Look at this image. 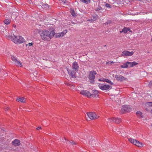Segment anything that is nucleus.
Returning <instances> with one entry per match:
<instances>
[{
	"mask_svg": "<svg viewBox=\"0 0 152 152\" xmlns=\"http://www.w3.org/2000/svg\"><path fill=\"white\" fill-rule=\"evenodd\" d=\"M105 6L106 7H109V8L111 7V6L108 3H106L105 5Z\"/></svg>",
	"mask_w": 152,
	"mask_h": 152,
	"instance_id": "35",
	"label": "nucleus"
},
{
	"mask_svg": "<svg viewBox=\"0 0 152 152\" xmlns=\"http://www.w3.org/2000/svg\"><path fill=\"white\" fill-rule=\"evenodd\" d=\"M134 53V52L133 51L129 52L127 50H124L122 52L121 56H131Z\"/></svg>",
	"mask_w": 152,
	"mask_h": 152,
	"instance_id": "8",
	"label": "nucleus"
},
{
	"mask_svg": "<svg viewBox=\"0 0 152 152\" xmlns=\"http://www.w3.org/2000/svg\"><path fill=\"white\" fill-rule=\"evenodd\" d=\"M80 0L82 2L84 3H86L87 2V1H86L85 0Z\"/></svg>",
	"mask_w": 152,
	"mask_h": 152,
	"instance_id": "37",
	"label": "nucleus"
},
{
	"mask_svg": "<svg viewBox=\"0 0 152 152\" xmlns=\"http://www.w3.org/2000/svg\"><path fill=\"white\" fill-rule=\"evenodd\" d=\"M71 13L72 15L74 17H75L76 16V14L73 10H71Z\"/></svg>",
	"mask_w": 152,
	"mask_h": 152,
	"instance_id": "28",
	"label": "nucleus"
},
{
	"mask_svg": "<svg viewBox=\"0 0 152 152\" xmlns=\"http://www.w3.org/2000/svg\"><path fill=\"white\" fill-rule=\"evenodd\" d=\"M11 58L12 60L14 62V63L16 66H19L20 67H23V65L22 63L20 61L18 60L15 57L12 56Z\"/></svg>",
	"mask_w": 152,
	"mask_h": 152,
	"instance_id": "7",
	"label": "nucleus"
},
{
	"mask_svg": "<svg viewBox=\"0 0 152 152\" xmlns=\"http://www.w3.org/2000/svg\"><path fill=\"white\" fill-rule=\"evenodd\" d=\"M86 90H82L80 91V93L82 95H84L85 96H86Z\"/></svg>",
	"mask_w": 152,
	"mask_h": 152,
	"instance_id": "27",
	"label": "nucleus"
},
{
	"mask_svg": "<svg viewBox=\"0 0 152 152\" xmlns=\"http://www.w3.org/2000/svg\"><path fill=\"white\" fill-rule=\"evenodd\" d=\"M67 71L69 75L71 76L72 77L75 78L76 77V71H75V70H67Z\"/></svg>",
	"mask_w": 152,
	"mask_h": 152,
	"instance_id": "12",
	"label": "nucleus"
},
{
	"mask_svg": "<svg viewBox=\"0 0 152 152\" xmlns=\"http://www.w3.org/2000/svg\"><path fill=\"white\" fill-rule=\"evenodd\" d=\"M99 96V92L98 91L95 90L92 91V93L91 94V96L94 97H96Z\"/></svg>",
	"mask_w": 152,
	"mask_h": 152,
	"instance_id": "16",
	"label": "nucleus"
},
{
	"mask_svg": "<svg viewBox=\"0 0 152 152\" xmlns=\"http://www.w3.org/2000/svg\"><path fill=\"white\" fill-rule=\"evenodd\" d=\"M86 140L88 141L91 145L94 146L96 145V141L93 137H89L87 138Z\"/></svg>",
	"mask_w": 152,
	"mask_h": 152,
	"instance_id": "9",
	"label": "nucleus"
},
{
	"mask_svg": "<svg viewBox=\"0 0 152 152\" xmlns=\"http://www.w3.org/2000/svg\"><path fill=\"white\" fill-rule=\"evenodd\" d=\"M115 120V123L116 124H119L121 122V120L120 118H115L114 119Z\"/></svg>",
	"mask_w": 152,
	"mask_h": 152,
	"instance_id": "24",
	"label": "nucleus"
},
{
	"mask_svg": "<svg viewBox=\"0 0 152 152\" xmlns=\"http://www.w3.org/2000/svg\"><path fill=\"white\" fill-rule=\"evenodd\" d=\"M130 29L129 28H127L126 27H124L122 29V31H120V33L124 32V33H127L128 31H130Z\"/></svg>",
	"mask_w": 152,
	"mask_h": 152,
	"instance_id": "21",
	"label": "nucleus"
},
{
	"mask_svg": "<svg viewBox=\"0 0 152 152\" xmlns=\"http://www.w3.org/2000/svg\"><path fill=\"white\" fill-rule=\"evenodd\" d=\"M136 114L138 117H142V112L140 111H138L136 112Z\"/></svg>",
	"mask_w": 152,
	"mask_h": 152,
	"instance_id": "30",
	"label": "nucleus"
},
{
	"mask_svg": "<svg viewBox=\"0 0 152 152\" xmlns=\"http://www.w3.org/2000/svg\"><path fill=\"white\" fill-rule=\"evenodd\" d=\"M146 105L150 106H152V102H148L146 103Z\"/></svg>",
	"mask_w": 152,
	"mask_h": 152,
	"instance_id": "34",
	"label": "nucleus"
},
{
	"mask_svg": "<svg viewBox=\"0 0 152 152\" xmlns=\"http://www.w3.org/2000/svg\"><path fill=\"white\" fill-rule=\"evenodd\" d=\"M104 81L106 82L107 83H110L111 85L113 84V83L112 82H111L110 80H109V79H104Z\"/></svg>",
	"mask_w": 152,
	"mask_h": 152,
	"instance_id": "25",
	"label": "nucleus"
},
{
	"mask_svg": "<svg viewBox=\"0 0 152 152\" xmlns=\"http://www.w3.org/2000/svg\"><path fill=\"white\" fill-rule=\"evenodd\" d=\"M12 145L15 146H19L20 145V142L18 139H15L12 142Z\"/></svg>",
	"mask_w": 152,
	"mask_h": 152,
	"instance_id": "14",
	"label": "nucleus"
},
{
	"mask_svg": "<svg viewBox=\"0 0 152 152\" xmlns=\"http://www.w3.org/2000/svg\"><path fill=\"white\" fill-rule=\"evenodd\" d=\"M55 32L53 30L49 31L48 30L43 31L40 34L41 38L46 40L52 38L55 35Z\"/></svg>",
	"mask_w": 152,
	"mask_h": 152,
	"instance_id": "1",
	"label": "nucleus"
},
{
	"mask_svg": "<svg viewBox=\"0 0 152 152\" xmlns=\"http://www.w3.org/2000/svg\"><path fill=\"white\" fill-rule=\"evenodd\" d=\"M62 142H65L63 140H62Z\"/></svg>",
	"mask_w": 152,
	"mask_h": 152,
	"instance_id": "43",
	"label": "nucleus"
},
{
	"mask_svg": "<svg viewBox=\"0 0 152 152\" xmlns=\"http://www.w3.org/2000/svg\"><path fill=\"white\" fill-rule=\"evenodd\" d=\"M4 22L5 24L8 25L10 24V20L9 19H6L4 20Z\"/></svg>",
	"mask_w": 152,
	"mask_h": 152,
	"instance_id": "26",
	"label": "nucleus"
},
{
	"mask_svg": "<svg viewBox=\"0 0 152 152\" xmlns=\"http://www.w3.org/2000/svg\"><path fill=\"white\" fill-rule=\"evenodd\" d=\"M10 109L9 107H6L5 108V111H7L8 110Z\"/></svg>",
	"mask_w": 152,
	"mask_h": 152,
	"instance_id": "38",
	"label": "nucleus"
},
{
	"mask_svg": "<svg viewBox=\"0 0 152 152\" xmlns=\"http://www.w3.org/2000/svg\"><path fill=\"white\" fill-rule=\"evenodd\" d=\"M41 129V126H39L38 127H37V130H40V129Z\"/></svg>",
	"mask_w": 152,
	"mask_h": 152,
	"instance_id": "40",
	"label": "nucleus"
},
{
	"mask_svg": "<svg viewBox=\"0 0 152 152\" xmlns=\"http://www.w3.org/2000/svg\"><path fill=\"white\" fill-rule=\"evenodd\" d=\"M68 2H64L63 4L64 5V6L65 5H68Z\"/></svg>",
	"mask_w": 152,
	"mask_h": 152,
	"instance_id": "39",
	"label": "nucleus"
},
{
	"mask_svg": "<svg viewBox=\"0 0 152 152\" xmlns=\"http://www.w3.org/2000/svg\"><path fill=\"white\" fill-rule=\"evenodd\" d=\"M151 113H152V110H151Z\"/></svg>",
	"mask_w": 152,
	"mask_h": 152,
	"instance_id": "44",
	"label": "nucleus"
},
{
	"mask_svg": "<svg viewBox=\"0 0 152 152\" xmlns=\"http://www.w3.org/2000/svg\"><path fill=\"white\" fill-rule=\"evenodd\" d=\"M79 67V66L77 62L75 61L72 63V68L73 70L77 72L78 70Z\"/></svg>",
	"mask_w": 152,
	"mask_h": 152,
	"instance_id": "13",
	"label": "nucleus"
},
{
	"mask_svg": "<svg viewBox=\"0 0 152 152\" xmlns=\"http://www.w3.org/2000/svg\"><path fill=\"white\" fill-rule=\"evenodd\" d=\"M116 79L118 81H121L127 80V78L120 75H116L115 76Z\"/></svg>",
	"mask_w": 152,
	"mask_h": 152,
	"instance_id": "11",
	"label": "nucleus"
},
{
	"mask_svg": "<svg viewBox=\"0 0 152 152\" xmlns=\"http://www.w3.org/2000/svg\"><path fill=\"white\" fill-rule=\"evenodd\" d=\"M5 36H7V35L5 34Z\"/></svg>",
	"mask_w": 152,
	"mask_h": 152,
	"instance_id": "46",
	"label": "nucleus"
},
{
	"mask_svg": "<svg viewBox=\"0 0 152 152\" xmlns=\"http://www.w3.org/2000/svg\"><path fill=\"white\" fill-rule=\"evenodd\" d=\"M16 100L18 102H20L23 103L25 102L26 101V99L23 97H19L18 98H17L16 99Z\"/></svg>",
	"mask_w": 152,
	"mask_h": 152,
	"instance_id": "20",
	"label": "nucleus"
},
{
	"mask_svg": "<svg viewBox=\"0 0 152 152\" xmlns=\"http://www.w3.org/2000/svg\"><path fill=\"white\" fill-rule=\"evenodd\" d=\"M8 37L15 43L18 44L25 42L24 38L21 36H16L14 34L9 36Z\"/></svg>",
	"mask_w": 152,
	"mask_h": 152,
	"instance_id": "2",
	"label": "nucleus"
},
{
	"mask_svg": "<svg viewBox=\"0 0 152 152\" xmlns=\"http://www.w3.org/2000/svg\"><path fill=\"white\" fill-rule=\"evenodd\" d=\"M115 118L113 117V118H109L108 120L109 121V122H112V123L115 122V121L114 120V119H115Z\"/></svg>",
	"mask_w": 152,
	"mask_h": 152,
	"instance_id": "31",
	"label": "nucleus"
},
{
	"mask_svg": "<svg viewBox=\"0 0 152 152\" xmlns=\"http://www.w3.org/2000/svg\"><path fill=\"white\" fill-rule=\"evenodd\" d=\"M115 63V62H114V61H108V62H107L106 63V64L107 65H109V64H110V65H112L113 64H114Z\"/></svg>",
	"mask_w": 152,
	"mask_h": 152,
	"instance_id": "32",
	"label": "nucleus"
},
{
	"mask_svg": "<svg viewBox=\"0 0 152 152\" xmlns=\"http://www.w3.org/2000/svg\"><path fill=\"white\" fill-rule=\"evenodd\" d=\"M96 74V72L94 71H91L90 72L89 74V77L91 83H93L94 82L95 77V75Z\"/></svg>",
	"mask_w": 152,
	"mask_h": 152,
	"instance_id": "4",
	"label": "nucleus"
},
{
	"mask_svg": "<svg viewBox=\"0 0 152 152\" xmlns=\"http://www.w3.org/2000/svg\"><path fill=\"white\" fill-rule=\"evenodd\" d=\"M113 130L115 132H116L118 134H120L121 132H123V130L120 129L119 127H115L113 128Z\"/></svg>",
	"mask_w": 152,
	"mask_h": 152,
	"instance_id": "15",
	"label": "nucleus"
},
{
	"mask_svg": "<svg viewBox=\"0 0 152 152\" xmlns=\"http://www.w3.org/2000/svg\"><path fill=\"white\" fill-rule=\"evenodd\" d=\"M101 9V7H99L98 8V10H100Z\"/></svg>",
	"mask_w": 152,
	"mask_h": 152,
	"instance_id": "41",
	"label": "nucleus"
},
{
	"mask_svg": "<svg viewBox=\"0 0 152 152\" xmlns=\"http://www.w3.org/2000/svg\"><path fill=\"white\" fill-rule=\"evenodd\" d=\"M131 108L129 105H124L122 107L121 109V112L123 113L125 112H130Z\"/></svg>",
	"mask_w": 152,
	"mask_h": 152,
	"instance_id": "5",
	"label": "nucleus"
},
{
	"mask_svg": "<svg viewBox=\"0 0 152 152\" xmlns=\"http://www.w3.org/2000/svg\"><path fill=\"white\" fill-rule=\"evenodd\" d=\"M121 68H127L129 67V61H127L125 63H124L123 65L120 66Z\"/></svg>",
	"mask_w": 152,
	"mask_h": 152,
	"instance_id": "18",
	"label": "nucleus"
},
{
	"mask_svg": "<svg viewBox=\"0 0 152 152\" xmlns=\"http://www.w3.org/2000/svg\"><path fill=\"white\" fill-rule=\"evenodd\" d=\"M151 126H152V124L151 125Z\"/></svg>",
	"mask_w": 152,
	"mask_h": 152,
	"instance_id": "47",
	"label": "nucleus"
},
{
	"mask_svg": "<svg viewBox=\"0 0 152 152\" xmlns=\"http://www.w3.org/2000/svg\"><path fill=\"white\" fill-rule=\"evenodd\" d=\"M138 64V63L134 61L133 62H129V67H133L137 65Z\"/></svg>",
	"mask_w": 152,
	"mask_h": 152,
	"instance_id": "17",
	"label": "nucleus"
},
{
	"mask_svg": "<svg viewBox=\"0 0 152 152\" xmlns=\"http://www.w3.org/2000/svg\"><path fill=\"white\" fill-rule=\"evenodd\" d=\"M134 145L139 147H142L143 146V144L137 140L136 141Z\"/></svg>",
	"mask_w": 152,
	"mask_h": 152,
	"instance_id": "19",
	"label": "nucleus"
},
{
	"mask_svg": "<svg viewBox=\"0 0 152 152\" xmlns=\"http://www.w3.org/2000/svg\"><path fill=\"white\" fill-rule=\"evenodd\" d=\"M87 114L89 118L91 120L97 119L99 117L94 112L87 113Z\"/></svg>",
	"mask_w": 152,
	"mask_h": 152,
	"instance_id": "3",
	"label": "nucleus"
},
{
	"mask_svg": "<svg viewBox=\"0 0 152 152\" xmlns=\"http://www.w3.org/2000/svg\"><path fill=\"white\" fill-rule=\"evenodd\" d=\"M33 45V43L32 42L29 43L28 44H26V46H28L29 47L32 46Z\"/></svg>",
	"mask_w": 152,
	"mask_h": 152,
	"instance_id": "33",
	"label": "nucleus"
},
{
	"mask_svg": "<svg viewBox=\"0 0 152 152\" xmlns=\"http://www.w3.org/2000/svg\"><path fill=\"white\" fill-rule=\"evenodd\" d=\"M91 96V93L86 90V96L89 97Z\"/></svg>",
	"mask_w": 152,
	"mask_h": 152,
	"instance_id": "29",
	"label": "nucleus"
},
{
	"mask_svg": "<svg viewBox=\"0 0 152 152\" xmlns=\"http://www.w3.org/2000/svg\"><path fill=\"white\" fill-rule=\"evenodd\" d=\"M64 140L65 141V142L66 143H67L69 144V145H75L76 144V143L74 141H72V142H70L68 141V140H66V139L64 138Z\"/></svg>",
	"mask_w": 152,
	"mask_h": 152,
	"instance_id": "22",
	"label": "nucleus"
},
{
	"mask_svg": "<svg viewBox=\"0 0 152 152\" xmlns=\"http://www.w3.org/2000/svg\"><path fill=\"white\" fill-rule=\"evenodd\" d=\"M149 86L150 87L152 88V81H151L149 83Z\"/></svg>",
	"mask_w": 152,
	"mask_h": 152,
	"instance_id": "36",
	"label": "nucleus"
},
{
	"mask_svg": "<svg viewBox=\"0 0 152 152\" xmlns=\"http://www.w3.org/2000/svg\"><path fill=\"white\" fill-rule=\"evenodd\" d=\"M67 31L66 30H64L62 32L56 33V34L55 36L56 37H59L64 36L66 34Z\"/></svg>",
	"mask_w": 152,
	"mask_h": 152,
	"instance_id": "10",
	"label": "nucleus"
},
{
	"mask_svg": "<svg viewBox=\"0 0 152 152\" xmlns=\"http://www.w3.org/2000/svg\"><path fill=\"white\" fill-rule=\"evenodd\" d=\"M128 139V140L129 142H130L131 143L133 144L134 145V144H135V143H136V142L137 141L136 140L134 139H133L131 138H129Z\"/></svg>",
	"mask_w": 152,
	"mask_h": 152,
	"instance_id": "23",
	"label": "nucleus"
},
{
	"mask_svg": "<svg viewBox=\"0 0 152 152\" xmlns=\"http://www.w3.org/2000/svg\"><path fill=\"white\" fill-rule=\"evenodd\" d=\"M151 41H152V37H151Z\"/></svg>",
	"mask_w": 152,
	"mask_h": 152,
	"instance_id": "45",
	"label": "nucleus"
},
{
	"mask_svg": "<svg viewBox=\"0 0 152 152\" xmlns=\"http://www.w3.org/2000/svg\"><path fill=\"white\" fill-rule=\"evenodd\" d=\"M13 26V27H14V28H15V27H16V25H15V24H13V26Z\"/></svg>",
	"mask_w": 152,
	"mask_h": 152,
	"instance_id": "42",
	"label": "nucleus"
},
{
	"mask_svg": "<svg viewBox=\"0 0 152 152\" xmlns=\"http://www.w3.org/2000/svg\"><path fill=\"white\" fill-rule=\"evenodd\" d=\"M99 87L103 91L108 90L111 88V87L108 85L99 84Z\"/></svg>",
	"mask_w": 152,
	"mask_h": 152,
	"instance_id": "6",
	"label": "nucleus"
}]
</instances>
